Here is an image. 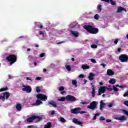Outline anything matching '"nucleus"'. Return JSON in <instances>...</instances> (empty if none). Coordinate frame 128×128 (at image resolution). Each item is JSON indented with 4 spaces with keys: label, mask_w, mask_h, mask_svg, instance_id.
Wrapping results in <instances>:
<instances>
[{
    "label": "nucleus",
    "mask_w": 128,
    "mask_h": 128,
    "mask_svg": "<svg viewBox=\"0 0 128 128\" xmlns=\"http://www.w3.org/2000/svg\"><path fill=\"white\" fill-rule=\"evenodd\" d=\"M84 28L86 30L89 34H96L98 32V28H94V26L92 25H86L84 26Z\"/></svg>",
    "instance_id": "obj_1"
},
{
    "label": "nucleus",
    "mask_w": 128,
    "mask_h": 128,
    "mask_svg": "<svg viewBox=\"0 0 128 128\" xmlns=\"http://www.w3.org/2000/svg\"><path fill=\"white\" fill-rule=\"evenodd\" d=\"M6 60L9 62L10 64L12 66V64H14L16 62V56L10 54L6 58Z\"/></svg>",
    "instance_id": "obj_2"
},
{
    "label": "nucleus",
    "mask_w": 128,
    "mask_h": 128,
    "mask_svg": "<svg viewBox=\"0 0 128 128\" xmlns=\"http://www.w3.org/2000/svg\"><path fill=\"white\" fill-rule=\"evenodd\" d=\"M82 108H76L73 109H71L70 112L71 114H86V112L81 111Z\"/></svg>",
    "instance_id": "obj_3"
},
{
    "label": "nucleus",
    "mask_w": 128,
    "mask_h": 128,
    "mask_svg": "<svg viewBox=\"0 0 128 128\" xmlns=\"http://www.w3.org/2000/svg\"><path fill=\"white\" fill-rule=\"evenodd\" d=\"M97 106L98 104H96V102L93 101L87 106V108H90V110H96L98 108L96 107Z\"/></svg>",
    "instance_id": "obj_4"
},
{
    "label": "nucleus",
    "mask_w": 128,
    "mask_h": 128,
    "mask_svg": "<svg viewBox=\"0 0 128 128\" xmlns=\"http://www.w3.org/2000/svg\"><path fill=\"white\" fill-rule=\"evenodd\" d=\"M38 100H41L42 102H46L48 100V96L42 94H38L36 95Z\"/></svg>",
    "instance_id": "obj_5"
},
{
    "label": "nucleus",
    "mask_w": 128,
    "mask_h": 128,
    "mask_svg": "<svg viewBox=\"0 0 128 128\" xmlns=\"http://www.w3.org/2000/svg\"><path fill=\"white\" fill-rule=\"evenodd\" d=\"M22 86V92H26L27 94H30L32 92V87L30 86L23 85Z\"/></svg>",
    "instance_id": "obj_6"
},
{
    "label": "nucleus",
    "mask_w": 128,
    "mask_h": 128,
    "mask_svg": "<svg viewBox=\"0 0 128 128\" xmlns=\"http://www.w3.org/2000/svg\"><path fill=\"white\" fill-rule=\"evenodd\" d=\"M119 60L122 62H126L128 60V56L126 54H122L119 56Z\"/></svg>",
    "instance_id": "obj_7"
},
{
    "label": "nucleus",
    "mask_w": 128,
    "mask_h": 128,
    "mask_svg": "<svg viewBox=\"0 0 128 128\" xmlns=\"http://www.w3.org/2000/svg\"><path fill=\"white\" fill-rule=\"evenodd\" d=\"M66 100L68 102H76V97L72 95H67L66 96Z\"/></svg>",
    "instance_id": "obj_8"
},
{
    "label": "nucleus",
    "mask_w": 128,
    "mask_h": 128,
    "mask_svg": "<svg viewBox=\"0 0 128 128\" xmlns=\"http://www.w3.org/2000/svg\"><path fill=\"white\" fill-rule=\"evenodd\" d=\"M106 90V86H102L100 88L98 91V96H100L102 94H104Z\"/></svg>",
    "instance_id": "obj_9"
},
{
    "label": "nucleus",
    "mask_w": 128,
    "mask_h": 128,
    "mask_svg": "<svg viewBox=\"0 0 128 128\" xmlns=\"http://www.w3.org/2000/svg\"><path fill=\"white\" fill-rule=\"evenodd\" d=\"M72 122L75 124H78V126H82V124H84V123L80 121H78L77 118H74L72 119Z\"/></svg>",
    "instance_id": "obj_10"
},
{
    "label": "nucleus",
    "mask_w": 128,
    "mask_h": 128,
    "mask_svg": "<svg viewBox=\"0 0 128 128\" xmlns=\"http://www.w3.org/2000/svg\"><path fill=\"white\" fill-rule=\"evenodd\" d=\"M70 32L71 34L74 36L75 38H78V36H80V33L78 31L71 30Z\"/></svg>",
    "instance_id": "obj_11"
},
{
    "label": "nucleus",
    "mask_w": 128,
    "mask_h": 128,
    "mask_svg": "<svg viewBox=\"0 0 128 128\" xmlns=\"http://www.w3.org/2000/svg\"><path fill=\"white\" fill-rule=\"evenodd\" d=\"M40 104H42V100L40 99H38L36 100V102L32 104L33 106H40Z\"/></svg>",
    "instance_id": "obj_12"
},
{
    "label": "nucleus",
    "mask_w": 128,
    "mask_h": 128,
    "mask_svg": "<svg viewBox=\"0 0 128 128\" xmlns=\"http://www.w3.org/2000/svg\"><path fill=\"white\" fill-rule=\"evenodd\" d=\"M10 92H5L4 93L3 96H2L5 98V100H8V98H10Z\"/></svg>",
    "instance_id": "obj_13"
},
{
    "label": "nucleus",
    "mask_w": 128,
    "mask_h": 128,
    "mask_svg": "<svg viewBox=\"0 0 128 128\" xmlns=\"http://www.w3.org/2000/svg\"><path fill=\"white\" fill-rule=\"evenodd\" d=\"M126 12V8H124L122 6H119L118 8V10H117V12L118 14L120 12Z\"/></svg>",
    "instance_id": "obj_14"
},
{
    "label": "nucleus",
    "mask_w": 128,
    "mask_h": 128,
    "mask_svg": "<svg viewBox=\"0 0 128 128\" xmlns=\"http://www.w3.org/2000/svg\"><path fill=\"white\" fill-rule=\"evenodd\" d=\"M92 98H94L96 96V86H94V85H92Z\"/></svg>",
    "instance_id": "obj_15"
},
{
    "label": "nucleus",
    "mask_w": 128,
    "mask_h": 128,
    "mask_svg": "<svg viewBox=\"0 0 128 128\" xmlns=\"http://www.w3.org/2000/svg\"><path fill=\"white\" fill-rule=\"evenodd\" d=\"M106 74L107 76H114V72L112 70L108 69L107 70Z\"/></svg>",
    "instance_id": "obj_16"
},
{
    "label": "nucleus",
    "mask_w": 128,
    "mask_h": 128,
    "mask_svg": "<svg viewBox=\"0 0 128 128\" xmlns=\"http://www.w3.org/2000/svg\"><path fill=\"white\" fill-rule=\"evenodd\" d=\"M34 116H32L28 118L27 119V122H34Z\"/></svg>",
    "instance_id": "obj_17"
},
{
    "label": "nucleus",
    "mask_w": 128,
    "mask_h": 128,
    "mask_svg": "<svg viewBox=\"0 0 128 128\" xmlns=\"http://www.w3.org/2000/svg\"><path fill=\"white\" fill-rule=\"evenodd\" d=\"M48 104L54 106V108H56V106H58V105H56V104L54 100L49 102Z\"/></svg>",
    "instance_id": "obj_18"
},
{
    "label": "nucleus",
    "mask_w": 128,
    "mask_h": 128,
    "mask_svg": "<svg viewBox=\"0 0 128 128\" xmlns=\"http://www.w3.org/2000/svg\"><path fill=\"white\" fill-rule=\"evenodd\" d=\"M94 74L90 72L88 76V78L90 80H94Z\"/></svg>",
    "instance_id": "obj_19"
},
{
    "label": "nucleus",
    "mask_w": 128,
    "mask_h": 128,
    "mask_svg": "<svg viewBox=\"0 0 128 128\" xmlns=\"http://www.w3.org/2000/svg\"><path fill=\"white\" fill-rule=\"evenodd\" d=\"M115 120H126V116H122L121 117H115Z\"/></svg>",
    "instance_id": "obj_20"
},
{
    "label": "nucleus",
    "mask_w": 128,
    "mask_h": 128,
    "mask_svg": "<svg viewBox=\"0 0 128 128\" xmlns=\"http://www.w3.org/2000/svg\"><path fill=\"white\" fill-rule=\"evenodd\" d=\"M34 118H35L34 120H36V122H38L42 120V118L36 115H34Z\"/></svg>",
    "instance_id": "obj_21"
},
{
    "label": "nucleus",
    "mask_w": 128,
    "mask_h": 128,
    "mask_svg": "<svg viewBox=\"0 0 128 128\" xmlns=\"http://www.w3.org/2000/svg\"><path fill=\"white\" fill-rule=\"evenodd\" d=\"M104 106H106V104H104L102 100H101L100 102V110H102V108H104Z\"/></svg>",
    "instance_id": "obj_22"
},
{
    "label": "nucleus",
    "mask_w": 128,
    "mask_h": 128,
    "mask_svg": "<svg viewBox=\"0 0 128 128\" xmlns=\"http://www.w3.org/2000/svg\"><path fill=\"white\" fill-rule=\"evenodd\" d=\"M16 108L18 112H20L22 110V104H18L16 106Z\"/></svg>",
    "instance_id": "obj_23"
},
{
    "label": "nucleus",
    "mask_w": 128,
    "mask_h": 128,
    "mask_svg": "<svg viewBox=\"0 0 128 128\" xmlns=\"http://www.w3.org/2000/svg\"><path fill=\"white\" fill-rule=\"evenodd\" d=\"M52 128V123L50 122H48L44 126V128Z\"/></svg>",
    "instance_id": "obj_24"
},
{
    "label": "nucleus",
    "mask_w": 128,
    "mask_h": 128,
    "mask_svg": "<svg viewBox=\"0 0 128 128\" xmlns=\"http://www.w3.org/2000/svg\"><path fill=\"white\" fill-rule=\"evenodd\" d=\"M109 84H116V79L114 78H111L109 80Z\"/></svg>",
    "instance_id": "obj_25"
},
{
    "label": "nucleus",
    "mask_w": 128,
    "mask_h": 128,
    "mask_svg": "<svg viewBox=\"0 0 128 128\" xmlns=\"http://www.w3.org/2000/svg\"><path fill=\"white\" fill-rule=\"evenodd\" d=\"M58 102H65L66 100V96L65 97H61L58 100Z\"/></svg>",
    "instance_id": "obj_26"
},
{
    "label": "nucleus",
    "mask_w": 128,
    "mask_h": 128,
    "mask_svg": "<svg viewBox=\"0 0 128 128\" xmlns=\"http://www.w3.org/2000/svg\"><path fill=\"white\" fill-rule=\"evenodd\" d=\"M82 68H83L84 70H88V68H90V66L88 65H82Z\"/></svg>",
    "instance_id": "obj_27"
},
{
    "label": "nucleus",
    "mask_w": 128,
    "mask_h": 128,
    "mask_svg": "<svg viewBox=\"0 0 128 128\" xmlns=\"http://www.w3.org/2000/svg\"><path fill=\"white\" fill-rule=\"evenodd\" d=\"M8 90V87L2 88L0 89V92H4L6 90Z\"/></svg>",
    "instance_id": "obj_28"
},
{
    "label": "nucleus",
    "mask_w": 128,
    "mask_h": 128,
    "mask_svg": "<svg viewBox=\"0 0 128 128\" xmlns=\"http://www.w3.org/2000/svg\"><path fill=\"white\" fill-rule=\"evenodd\" d=\"M72 84L73 86H78V85H76V84H78V82H76V80H72Z\"/></svg>",
    "instance_id": "obj_29"
},
{
    "label": "nucleus",
    "mask_w": 128,
    "mask_h": 128,
    "mask_svg": "<svg viewBox=\"0 0 128 128\" xmlns=\"http://www.w3.org/2000/svg\"><path fill=\"white\" fill-rule=\"evenodd\" d=\"M42 90H40V86H37L36 88V92H38V94L40 92V91Z\"/></svg>",
    "instance_id": "obj_30"
},
{
    "label": "nucleus",
    "mask_w": 128,
    "mask_h": 128,
    "mask_svg": "<svg viewBox=\"0 0 128 128\" xmlns=\"http://www.w3.org/2000/svg\"><path fill=\"white\" fill-rule=\"evenodd\" d=\"M66 68L68 72H70V70H72L71 67L70 65H66Z\"/></svg>",
    "instance_id": "obj_31"
},
{
    "label": "nucleus",
    "mask_w": 128,
    "mask_h": 128,
    "mask_svg": "<svg viewBox=\"0 0 128 128\" xmlns=\"http://www.w3.org/2000/svg\"><path fill=\"white\" fill-rule=\"evenodd\" d=\"M100 116V113L96 114L94 116V118H92V120H96V116Z\"/></svg>",
    "instance_id": "obj_32"
},
{
    "label": "nucleus",
    "mask_w": 128,
    "mask_h": 128,
    "mask_svg": "<svg viewBox=\"0 0 128 128\" xmlns=\"http://www.w3.org/2000/svg\"><path fill=\"white\" fill-rule=\"evenodd\" d=\"M59 90H60V92H62V91L64 90V87L62 86H60Z\"/></svg>",
    "instance_id": "obj_33"
},
{
    "label": "nucleus",
    "mask_w": 128,
    "mask_h": 128,
    "mask_svg": "<svg viewBox=\"0 0 128 128\" xmlns=\"http://www.w3.org/2000/svg\"><path fill=\"white\" fill-rule=\"evenodd\" d=\"M91 48H97L98 46L96 44H92V45H91Z\"/></svg>",
    "instance_id": "obj_34"
},
{
    "label": "nucleus",
    "mask_w": 128,
    "mask_h": 128,
    "mask_svg": "<svg viewBox=\"0 0 128 128\" xmlns=\"http://www.w3.org/2000/svg\"><path fill=\"white\" fill-rule=\"evenodd\" d=\"M110 2L112 6H116V2H114L112 0H110Z\"/></svg>",
    "instance_id": "obj_35"
},
{
    "label": "nucleus",
    "mask_w": 128,
    "mask_h": 128,
    "mask_svg": "<svg viewBox=\"0 0 128 128\" xmlns=\"http://www.w3.org/2000/svg\"><path fill=\"white\" fill-rule=\"evenodd\" d=\"M60 122H66V120H64V118H60Z\"/></svg>",
    "instance_id": "obj_36"
},
{
    "label": "nucleus",
    "mask_w": 128,
    "mask_h": 128,
    "mask_svg": "<svg viewBox=\"0 0 128 128\" xmlns=\"http://www.w3.org/2000/svg\"><path fill=\"white\" fill-rule=\"evenodd\" d=\"M39 34H40V36H42V38H44V32H42V31H40V32H39Z\"/></svg>",
    "instance_id": "obj_37"
},
{
    "label": "nucleus",
    "mask_w": 128,
    "mask_h": 128,
    "mask_svg": "<svg viewBox=\"0 0 128 128\" xmlns=\"http://www.w3.org/2000/svg\"><path fill=\"white\" fill-rule=\"evenodd\" d=\"M113 90L114 92H118V88L115 86H113Z\"/></svg>",
    "instance_id": "obj_38"
},
{
    "label": "nucleus",
    "mask_w": 128,
    "mask_h": 128,
    "mask_svg": "<svg viewBox=\"0 0 128 128\" xmlns=\"http://www.w3.org/2000/svg\"><path fill=\"white\" fill-rule=\"evenodd\" d=\"M0 100H2L3 102H4L6 100V98L2 96H0Z\"/></svg>",
    "instance_id": "obj_39"
},
{
    "label": "nucleus",
    "mask_w": 128,
    "mask_h": 128,
    "mask_svg": "<svg viewBox=\"0 0 128 128\" xmlns=\"http://www.w3.org/2000/svg\"><path fill=\"white\" fill-rule=\"evenodd\" d=\"M123 112H124V114H126V116H128V111L126 110H123Z\"/></svg>",
    "instance_id": "obj_40"
},
{
    "label": "nucleus",
    "mask_w": 128,
    "mask_h": 128,
    "mask_svg": "<svg viewBox=\"0 0 128 128\" xmlns=\"http://www.w3.org/2000/svg\"><path fill=\"white\" fill-rule=\"evenodd\" d=\"M44 56H46V53H42L41 54H40V57L44 58Z\"/></svg>",
    "instance_id": "obj_41"
},
{
    "label": "nucleus",
    "mask_w": 128,
    "mask_h": 128,
    "mask_svg": "<svg viewBox=\"0 0 128 128\" xmlns=\"http://www.w3.org/2000/svg\"><path fill=\"white\" fill-rule=\"evenodd\" d=\"M98 18H99V16H98V14H96L94 16V18H95V20H98Z\"/></svg>",
    "instance_id": "obj_42"
},
{
    "label": "nucleus",
    "mask_w": 128,
    "mask_h": 128,
    "mask_svg": "<svg viewBox=\"0 0 128 128\" xmlns=\"http://www.w3.org/2000/svg\"><path fill=\"white\" fill-rule=\"evenodd\" d=\"M78 78H84V75L83 74H80Z\"/></svg>",
    "instance_id": "obj_43"
},
{
    "label": "nucleus",
    "mask_w": 128,
    "mask_h": 128,
    "mask_svg": "<svg viewBox=\"0 0 128 128\" xmlns=\"http://www.w3.org/2000/svg\"><path fill=\"white\" fill-rule=\"evenodd\" d=\"M90 60L92 62H93V64H96V60L92 58Z\"/></svg>",
    "instance_id": "obj_44"
},
{
    "label": "nucleus",
    "mask_w": 128,
    "mask_h": 128,
    "mask_svg": "<svg viewBox=\"0 0 128 128\" xmlns=\"http://www.w3.org/2000/svg\"><path fill=\"white\" fill-rule=\"evenodd\" d=\"M118 38L116 39L114 41V44H118Z\"/></svg>",
    "instance_id": "obj_45"
},
{
    "label": "nucleus",
    "mask_w": 128,
    "mask_h": 128,
    "mask_svg": "<svg viewBox=\"0 0 128 128\" xmlns=\"http://www.w3.org/2000/svg\"><path fill=\"white\" fill-rule=\"evenodd\" d=\"M81 104H88V102H81Z\"/></svg>",
    "instance_id": "obj_46"
},
{
    "label": "nucleus",
    "mask_w": 128,
    "mask_h": 128,
    "mask_svg": "<svg viewBox=\"0 0 128 128\" xmlns=\"http://www.w3.org/2000/svg\"><path fill=\"white\" fill-rule=\"evenodd\" d=\"M106 90H110V92H112V88L106 87Z\"/></svg>",
    "instance_id": "obj_47"
},
{
    "label": "nucleus",
    "mask_w": 128,
    "mask_h": 128,
    "mask_svg": "<svg viewBox=\"0 0 128 128\" xmlns=\"http://www.w3.org/2000/svg\"><path fill=\"white\" fill-rule=\"evenodd\" d=\"M128 96V90L124 94L123 96L126 97V96Z\"/></svg>",
    "instance_id": "obj_48"
},
{
    "label": "nucleus",
    "mask_w": 128,
    "mask_h": 128,
    "mask_svg": "<svg viewBox=\"0 0 128 128\" xmlns=\"http://www.w3.org/2000/svg\"><path fill=\"white\" fill-rule=\"evenodd\" d=\"M124 104L125 106H128V101H125V102H124Z\"/></svg>",
    "instance_id": "obj_49"
},
{
    "label": "nucleus",
    "mask_w": 128,
    "mask_h": 128,
    "mask_svg": "<svg viewBox=\"0 0 128 128\" xmlns=\"http://www.w3.org/2000/svg\"><path fill=\"white\" fill-rule=\"evenodd\" d=\"M98 8L100 10V12H102V5H98Z\"/></svg>",
    "instance_id": "obj_50"
},
{
    "label": "nucleus",
    "mask_w": 128,
    "mask_h": 128,
    "mask_svg": "<svg viewBox=\"0 0 128 128\" xmlns=\"http://www.w3.org/2000/svg\"><path fill=\"white\" fill-rule=\"evenodd\" d=\"M100 120H106V118H104V117H102V116H100Z\"/></svg>",
    "instance_id": "obj_51"
},
{
    "label": "nucleus",
    "mask_w": 128,
    "mask_h": 128,
    "mask_svg": "<svg viewBox=\"0 0 128 128\" xmlns=\"http://www.w3.org/2000/svg\"><path fill=\"white\" fill-rule=\"evenodd\" d=\"M36 80H42V78H40V77H36Z\"/></svg>",
    "instance_id": "obj_52"
},
{
    "label": "nucleus",
    "mask_w": 128,
    "mask_h": 128,
    "mask_svg": "<svg viewBox=\"0 0 128 128\" xmlns=\"http://www.w3.org/2000/svg\"><path fill=\"white\" fill-rule=\"evenodd\" d=\"M54 114H56V111H54V110H52V112H51L52 116H54Z\"/></svg>",
    "instance_id": "obj_53"
},
{
    "label": "nucleus",
    "mask_w": 128,
    "mask_h": 128,
    "mask_svg": "<svg viewBox=\"0 0 128 128\" xmlns=\"http://www.w3.org/2000/svg\"><path fill=\"white\" fill-rule=\"evenodd\" d=\"M100 66H102L103 68H104L106 66V64H100Z\"/></svg>",
    "instance_id": "obj_54"
},
{
    "label": "nucleus",
    "mask_w": 128,
    "mask_h": 128,
    "mask_svg": "<svg viewBox=\"0 0 128 128\" xmlns=\"http://www.w3.org/2000/svg\"><path fill=\"white\" fill-rule=\"evenodd\" d=\"M26 79L27 80H30V82H32V80L30 79L28 77H26Z\"/></svg>",
    "instance_id": "obj_55"
},
{
    "label": "nucleus",
    "mask_w": 128,
    "mask_h": 128,
    "mask_svg": "<svg viewBox=\"0 0 128 128\" xmlns=\"http://www.w3.org/2000/svg\"><path fill=\"white\" fill-rule=\"evenodd\" d=\"M102 2H110V0H101Z\"/></svg>",
    "instance_id": "obj_56"
},
{
    "label": "nucleus",
    "mask_w": 128,
    "mask_h": 128,
    "mask_svg": "<svg viewBox=\"0 0 128 128\" xmlns=\"http://www.w3.org/2000/svg\"><path fill=\"white\" fill-rule=\"evenodd\" d=\"M112 122V120H110V119H108L106 120V122Z\"/></svg>",
    "instance_id": "obj_57"
},
{
    "label": "nucleus",
    "mask_w": 128,
    "mask_h": 128,
    "mask_svg": "<svg viewBox=\"0 0 128 128\" xmlns=\"http://www.w3.org/2000/svg\"><path fill=\"white\" fill-rule=\"evenodd\" d=\"M108 108H112V104H110L108 105Z\"/></svg>",
    "instance_id": "obj_58"
},
{
    "label": "nucleus",
    "mask_w": 128,
    "mask_h": 128,
    "mask_svg": "<svg viewBox=\"0 0 128 128\" xmlns=\"http://www.w3.org/2000/svg\"><path fill=\"white\" fill-rule=\"evenodd\" d=\"M60 94H66V92H64V91H61Z\"/></svg>",
    "instance_id": "obj_59"
},
{
    "label": "nucleus",
    "mask_w": 128,
    "mask_h": 128,
    "mask_svg": "<svg viewBox=\"0 0 128 128\" xmlns=\"http://www.w3.org/2000/svg\"><path fill=\"white\" fill-rule=\"evenodd\" d=\"M120 50H122V48H119L118 49V52H120Z\"/></svg>",
    "instance_id": "obj_60"
},
{
    "label": "nucleus",
    "mask_w": 128,
    "mask_h": 128,
    "mask_svg": "<svg viewBox=\"0 0 128 128\" xmlns=\"http://www.w3.org/2000/svg\"><path fill=\"white\" fill-rule=\"evenodd\" d=\"M64 42H65L64 41L60 42L58 43V44H64Z\"/></svg>",
    "instance_id": "obj_61"
},
{
    "label": "nucleus",
    "mask_w": 128,
    "mask_h": 128,
    "mask_svg": "<svg viewBox=\"0 0 128 128\" xmlns=\"http://www.w3.org/2000/svg\"><path fill=\"white\" fill-rule=\"evenodd\" d=\"M98 42H99V41L98 40H96V42H95V43L96 44H98Z\"/></svg>",
    "instance_id": "obj_62"
},
{
    "label": "nucleus",
    "mask_w": 128,
    "mask_h": 128,
    "mask_svg": "<svg viewBox=\"0 0 128 128\" xmlns=\"http://www.w3.org/2000/svg\"><path fill=\"white\" fill-rule=\"evenodd\" d=\"M39 28H43L44 26H42V25H40V26H39Z\"/></svg>",
    "instance_id": "obj_63"
},
{
    "label": "nucleus",
    "mask_w": 128,
    "mask_h": 128,
    "mask_svg": "<svg viewBox=\"0 0 128 128\" xmlns=\"http://www.w3.org/2000/svg\"><path fill=\"white\" fill-rule=\"evenodd\" d=\"M8 78H12V75L8 74Z\"/></svg>",
    "instance_id": "obj_64"
}]
</instances>
